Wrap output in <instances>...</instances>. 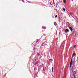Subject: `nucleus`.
Here are the masks:
<instances>
[{
	"instance_id": "obj_1",
	"label": "nucleus",
	"mask_w": 78,
	"mask_h": 78,
	"mask_svg": "<svg viewBox=\"0 0 78 78\" xmlns=\"http://www.w3.org/2000/svg\"><path fill=\"white\" fill-rule=\"evenodd\" d=\"M76 54L74 53H73L72 56V58H71V62H70V68H71V66L72 65V63L73 62V57H74V56H76Z\"/></svg>"
},
{
	"instance_id": "obj_2",
	"label": "nucleus",
	"mask_w": 78,
	"mask_h": 78,
	"mask_svg": "<svg viewBox=\"0 0 78 78\" xmlns=\"http://www.w3.org/2000/svg\"><path fill=\"white\" fill-rule=\"evenodd\" d=\"M76 67H75V66L74 65L72 67V70L73 71V70H74V69H75Z\"/></svg>"
},
{
	"instance_id": "obj_3",
	"label": "nucleus",
	"mask_w": 78,
	"mask_h": 78,
	"mask_svg": "<svg viewBox=\"0 0 78 78\" xmlns=\"http://www.w3.org/2000/svg\"><path fill=\"white\" fill-rule=\"evenodd\" d=\"M69 32V30H68V29H66V30H65V32L66 33H67Z\"/></svg>"
},
{
	"instance_id": "obj_4",
	"label": "nucleus",
	"mask_w": 78,
	"mask_h": 78,
	"mask_svg": "<svg viewBox=\"0 0 78 78\" xmlns=\"http://www.w3.org/2000/svg\"><path fill=\"white\" fill-rule=\"evenodd\" d=\"M69 29L71 30V31H73V28L71 27H69Z\"/></svg>"
},
{
	"instance_id": "obj_5",
	"label": "nucleus",
	"mask_w": 78,
	"mask_h": 78,
	"mask_svg": "<svg viewBox=\"0 0 78 78\" xmlns=\"http://www.w3.org/2000/svg\"><path fill=\"white\" fill-rule=\"evenodd\" d=\"M75 19V18H74V17H73V16H71V20H74Z\"/></svg>"
},
{
	"instance_id": "obj_6",
	"label": "nucleus",
	"mask_w": 78,
	"mask_h": 78,
	"mask_svg": "<svg viewBox=\"0 0 78 78\" xmlns=\"http://www.w3.org/2000/svg\"><path fill=\"white\" fill-rule=\"evenodd\" d=\"M54 23L55 25V26H57V24H56V22H55Z\"/></svg>"
},
{
	"instance_id": "obj_7",
	"label": "nucleus",
	"mask_w": 78,
	"mask_h": 78,
	"mask_svg": "<svg viewBox=\"0 0 78 78\" xmlns=\"http://www.w3.org/2000/svg\"><path fill=\"white\" fill-rule=\"evenodd\" d=\"M63 10L65 12H66V10L65 9H63Z\"/></svg>"
},
{
	"instance_id": "obj_8",
	"label": "nucleus",
	"mask_w": 78,
	"mask_h": 78,
	"mask_svg": "<svg viewBox=\"0 0 78 78\" xmlns=\"http://www.w3.org/2000/svg\"><path fill=\"white\" fill-rule=\"evenodd\" d=\"M52 72H53V67H52Z\"/></svg>"
},
{
	"instance_id": "obj_9",
	"label": "nucleus",
	"mask_w": 78,
	"mask_h": 78,
	"mask_svg": "<svg viewBox=\"0 0 78 78\" xmlns=\"http://www.w3.org/2000/svg\"><path fill=\"white\" fill-rule=\"evenodd\" d=\"M37 70V68H34V70L35 71L36 70Z\"/></svg>"
},
{
	"instance_id": "obj_10",
	"label": "nucleus",
	"mask_w": 78,
	"mask_h": 78,
	"mask_svg": "<svg viewBox=\"0 0 78 78\" xmlns=\"http://www.w3.org/2000/svg\"><path fill=\"white\" fill-rule=\"evenodd\" d=\"M34 64L36 66V63L35 62H34Z\"/></svg>"
},
{
	"instance_id": "obj_11",
	"label": "nucleus",
	"mask_w": 78,
	"mask_h": 78,
	"mask_svg": "<svg viewBox=\"0 0 78 78\" xmlns=\"http://www.w3.org/2000/svg\"><path fill=\"white\" fill-rule=\"evenodd\" d=\"M66 2V0H63V3H65Z\"/></svg>"
},
{
	"instance_id": "obj_12",
	"label": "nucleus",
	"mask_w": 78,
	"mask_h": 78,
	"mask_svg": "<svg viewBox=\"0 0 78 78\" xmlns=\"http://www.w3.org/2000/svg\"><path fill=\"white\" fill-rule=\"evenodd\" d=\"M38 55V56H39V55H40V54L39 53L37 55Z\"/></svg>"
},
{
	"instance_id": "obj_13",
	"label": "nucleus",
	"mask_w": 78,
	"mask_h": 78,
	"mask_svg": "<svg viewBox=\"0 0 78 78\" xmlns=\"http://www.w3.org/2000/svg\"><path fill=\"white\" fill-rule=\"evenodd\" d=\"M50 5H52V4H51V2L50 3Z\"/></svg>"
},
{
	"instance_id": "obj_14",
	"label": "nucleus",
	"mask_w": 78,
	"mask_h": 78,
	"mask_svg": "<svg viewBox=\"0 0 78 78\" xmlns=\"http://www.w3.org/2000/svg\"><path fill=\"white\" fill-rule=\"evenodd\" d=\"M57 16H57V15H56V16H55V18L57 17Z\"/></svg>"
},
{
	"instance_id": "obj_15",
	"label": "nucleus",
	"mask_w": 78,
	"mask_h": 78,
	"mask_svg": "<svg viewBox=\"0 0 78 78\" xmlns=\"http://www.w3.org/2000/svg\"><path fill=\"white\" fill-rule=\"evenodd\" d=\"M74 78H76V77L74 75Z\"/></svg>"
},
{
	"instance_id": "obj_16",
	"label": "nucleus",
	"mask_w": 78,
	"mask_h": 78,
	"mask_svg": "<svg viewBox=\"0 0 78 78\" xmlns=\"http://www.w3.org/2000/svg\"><path fill=\"white\" fill-rule=\"evenodd\" d=\"M70 14L71 15L73 14L72 13H71V12L70 13Z\"/></svg>"
},
{
	"instance_id": "obj_17",
	"label": "nucleus",
	"mask_w": 78,
	"mask_h": 78,
	"mask_svg": "<svg viewBox=\"0 0 78 78\" xmlns=\"http://www.w3.org/2000/svg\"><path fill=\"white\" fill-rule=\"evenodd\" d=\"M35 63H36V64H37L38 63V62H35Z\"/></svg>"
},
{
	"instance_id": "obj_18",
	"label": "nucleus",
	"mask_w": 78,
	"mask_h": 78,
	"mask_svg": "<svg viewBox=\"0 0 78 78\" xmlns=\"http://www.w3.org/2000/svg\"><path fill=\"white\" fill-rule=\"evenodd\" d=\"M54 10H57V9H54Z\"/></svg>"
},
{
	"instance_id": "obj_19",
	"label": "nucleus",
	"mask_w": 78,
	"mask_h": 78,
	"mask_svg": "<svg viewBox=\"0 0 78 78\" xmlns=\"http://www.w3.org/2000/svg\"><path fill=\"white\" fill-rule=\"evenodd\" d=\"M56 5H57H57H58V4L57 3H56Z\"/></svg>"
},
{
	"instance_id": "obj_20",
	"label": "nucleus",
	"mask_w": 78,
	"mask_h": 78,
	"mask_svg": "<svg viewBox=\"0 0 78 78\" xmlns=\"http://www.w3.org/2000/svg\"><path fill=\"white\" fill-rule=\"evenodd\" d=\"M44 28V27L43 26H42V28Z\"/></svg>"
},
{
	"instance_id": "obj_21",
	"label": "nucleus",
	"mask_w": 78,
	"mask_h": 78,
	"mask_svg": "<svg viewBox=\"0 0 78 78\" xmlns=\"http://www.w3.org/2000/svg\"><path fill=\"white\" fill-rule=\"evenodd\" d=\"M74 47H76V45H74Z\"/></svg>"
},
{
	"instance_id": "obj_22",
	"label": "nucleus",
	"mask_w": 78,
	"mask_h": 78,
	"mask_svg": "<svg viewBox=\"0 0 78 78\" xmlns=\"http://www.w3.org/2000/svg\"><path fill=\"white\" fill-rule=\"evenodd\" d=\"M43 70H44V71L45 70H44V68H43Z\"/></svg>"
},
{
	"instance_id": "obj_23",
	"label": "nucleus",
	"mask_w": 78,
	"mask_h": 78,
	"mask_svg": "<svg viewBox=\"0 0 78 78\" xmlns=\"http://www.w3.org/2000/svg\"><path fill=\"white\" fill-rule=\"evenodd\" d=\"M42 57V56H41V58Z\"/></svg>"
},
{
	"instance_id": "obj_24",
	"label": "nucleus",
	"mask_w": 78,
	"mask_h": 78,
	"mask_svg": "<svg viewBox=\"0 0 78 78\" xmlns=\"http://www.w3.org/2000/svg\"><path fill=\"white\" fill-rule=\"evenodd\" d=\"M69 16L70 17V16Z\"/></svg>"
},
{
	"instance_id": "obj_25",
	"label": "nucleus",
	"mask_w": 78,
	"mask_h": 78,
	"mask_svg": "<svg viewBox=\"0 0 78 78\" xmlns=\"http://www.w3.org/2000/svg\"><path fill=\"white\" fill-rule=\"evenodd\" d=\"M36 60H36H36H35V61H36Z\"/></svg>"
},
{
	"instance_id": "obj_26",
	"label": "nucleus",
	"mask_w": 78,
	"mask_h": 78,
	"mask_svg": "<svg viewBox=\"0 0 78 78\" xmlns=\"http://www.w3.org/2000/svg\"><path fill=\"white\" fill-rule=\"evenodd\" d=\"M44 29H45V28H44Z\"/></svg>"
}]
</instances>
